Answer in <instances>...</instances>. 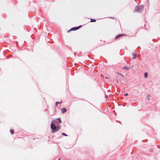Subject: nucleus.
Instances as JSON below:
<instances>
[{
    "label": "nucleus",
    "mask_w": 160,
    "mask_h": 160,
    "mask_svg": "<svg viewBox=\"0 0 160 160\" xmlns=\"http://www.w3.org/2000/svg\"><path fill=\"white\" fill-rule=\"evenodd\" d=\"M143 9L142 6H137L136 7L134 10V12H141Z\"/></svg>",
    "instance_id": "1"
},
{
    "label": "nucleus",
    "mask_w": 160,
    "mask_h": 160,
    "mask_svg": "<svg viewBox=\"0 0 160 160\" xmlns=\"http://www.w3.org/2000/svg\"><path fill=\"white\" fill-rule=\"evenodd\" d=\"M123 69H126L127 70H128L129 69V68L126 67V66H124L123 68Z\"/></svg>",
    "instance_id": "13"
},
{
    "label": "nucleus",
    "mask_w": 160,
    "mask_h": 160,
    "mask_svg": "<svg viewBox=\"0 0 160 160\" xmlns=\"http://www.w3.org/2000/svg\"><path fill=\"white\" fill-rule=\"evenodd\" d=\"M148 74L147 72H145L144 73V76L145 78H146L147 77Z\"/></svg>",
    "instance_id": "11"
},
{
    "label": "nucleus",
    "mask_w": 160,
    "mask_h": 160,
    "mask_svg": "<svg viewBox=\"0 0 160 160\" xmlns=\"http://www.w3.org/2000/svg\"><path fill=\"white\" fill-rule=\"evenodd\" d=\"M61 111L63 113L64 112H66L67 111V110L65 108H63L61 109Z\"/></svg>",
    "instance_id": "6"
},
{
    "label": "nucleus",
    "mask_w": 160,
    "mask_h": 160,
    "mask_svg": "<svg viewBox=\"0 0 160 160\" xmlns=\"http://www.w3.org/2000/svg\"><path fill=\"white\" fill-rule=\"evenodd\" d=\"M62 101L60 102H56L55 103V107H56L57 106L58 104L61 103H62Z\"/></svg>",
    "instance_id": "9"
},
{
    "label": "nucleus",
    "mask_w": 160,
    "mask_h": 160,
    "mask_svg": "<svg viewBox=\"0 0 160 160\" xmlns=\"http://www.w3.org/2000/svg\"><path fill=\"white\" fill-rule=\"evenodd\" d=\"M128 95V93H126V94H125L124 95H125V96H127V95Z\"/></svg>",
    "instance_id": "15"
},
{
    "label": "nucleus",
    "mask_w": 160,
    "mask_h": 160,
    "mask_svg": "<svg viewBox=\"0 0 160 160\" xmlns=\"http://www.w3.org/2000/svg\"><path fill=\"white\" fill-rule=\"evenodd\" d=\"M61 121L60 118H58L54 120L53 122L55 124H58L61 123Z\"/></svg>",
    "instance_id": "2"
},
{
    "label": "nucleus",
    "mask_w": 160,
    "mask_h": 160,
    "mask_svg": "<svg viewBox=\"0 0 160 160\" xmlns=\"http://www.w3.org/2000/svg\"><path fill=\"white\" fill-rule=\"evenodd\" d=\"M112 18L113 19H114L115 18Z\"/></svg>",
    "instance_id": "18"
},
{
    "label": "nucleus",
    "mask_w": 160,
    "mask_h": 160,
    "mask_svg": "<svg viewBox=\"0 0 160 160\" xmlns=\"http://www.w3.org/2000/svg\"><path fill=\"white\" fill-rule=\"evenodd\" d=\"M106 98H108V96H106Z\"/></svg>",
    "instance_id": "17"
},
{
    "label": "nucleus",
    "mask_w": 160,
    "mask_h": 160,
    "mask_svg": "<svg viewBox=\"0 0 160 160\" xmlns=\"http://www.w3.org/2000/svg\"><path fill=\"white\" fill-rule=\"evenodd\" d=\"M56 127L55 126V125L52 123L51 124V128L52 129V131H54L56 130Z\"/></svg>",
    "instance_id": "4"
},
{
    "label": "nucleus",
    "mask_w": 160,
    "mask_h": 160,
    "mask_svg": "<svg viewBox=\"0 0 160 160\" xmlns=\"http://www.w3.org/2000/svg\"><path fill=\"white\" fill-rule=\"evenodd\" d=\"M124 34H119V35H118L115 38V39H117V38L121 37H122V36H124Z\"/></svg>",
    "instance_id": "7"
},
{
    "label": "nucleus",
    "mask_w": 160,
    "mask_h": 160,
    "mask_svg": "<svg viewBox=\"0 0 160 160\" xmlns=\"http://www.w3.org/2000/svg\"><path fill=\"white\" fill-rule=\"evenodd\" d=\"M10 132L11 133V134H14V131L13 130H12V129H11L10 130Z\"/></svg>",
    "instance_id": "12"
},
{
    "label": "nucleus",
    "mask_w": 160,
    "mask_h": 160,
    "mask_svg": "<svg viewBox=\"0 0 160 160\" xmlns=\"http://www.w3.org/2000/svg\"><path fill=\"white\" fill-rule=\"evenodd\" d=\"M60 127L59 126H57L56 127V130H55L52 131V133H54V132H56L58 130L60 129Z\"/></svg>",
    "instance_id": "5"
},
{
    "label": "nucleus",
    "mask_w": 160,
    "mask_h": 160,
    "mask_svg": "<svg viewBox=\"0 0 160 160\" xmlns=\"http://www.w3.org/2000/svg\"><path fill=\"white\" fill-rule=\"evenodd\" d=\"M117 82L118 83V80H117Z\"/></svg>",
    "instance_id": "20"
},
{
    "label": "nucleus",
    "mask_w": 160,
    "mask_h": 160,
    "mask_svg": "<svg viewBox=\"0 0 160 160\" xmlns=\"http://www.w3.org/2000/svg\"><path fill=\"white\" fill-rule=\"evenodd\" d=\"M120 75H122V76H123V75H122L121 74H120Z\"/></svg>",
    "instance_id": "19"
},
{
    "label": "nucleus",
    "mask_w": 160,
    "mask_h": 160,
    "mask_svg": "<svg viewBox=\"0 0 160 160\" xmlns=\"http://www.w3.org/2000/svg\"><path fill=\"white\" fill-rule=\"evenodd\" d=\"M62 135H63V136H67V135L65 133H63V132L62 133Z\"/></svg>",
    "instance_id": "14"
},
{
    "label": "nucleus",
    "mask_w": 160,
    "mask_h": 160,
    "mask_svg": "<svg viewBox=\"0 0 160 160\" xmlns=\"http://www.w3.org/2000/svg\"><path fill=\"white\" fill-rule=\"evenodd\" d=\"M109 78V77H107H107H106V78H107H107Z\"/></svg>",
    "instance_id": "16"
},
{
    "label": "nucleus",
    "mask_w": 160,
    "mask_h": 160,
    "mask_svg": "<svg viewBox=\"0 0 160 160\" xmlns=\"http://www.w3.org/2000/svg\"><path fill=\"white\" fill-rule=\"evenodd\" d=\"M91 20L90 22H96V20L95 19H93L91 18Z\"/></svg>",
    "instance_id": "10"
},
{
    "label": "nucleus",
    "mask_w": 160,
    "mask_h": 160,
    "mask_svg": "<svg viewBox=\"0 0 160 160\" xmlns=\"http://www.w3.org/2000/svg\"><path fill=\"white\" fill-rule=\"evenodd\" d=\"M81 27V26H80L78 27L72 28L71 29L69 30L68 31V32H69V31H75V30H77L78 29H79Z\"/></svg>",
    "instance_id": "3"
},
{
    "label": "nucleus",
    "mask_w": 160,
    "mask_h": 160,
    "mask_svg": "<svg viewBox=\"0 0 160 160\" xmlns=\"http://www.w3.org/2000/svg\"><path fill=\"white\" fill-rule=\"evenodd\" d=\"M58 160H60V159H58Z\"/></svg>",
    "instance_id": "21"
},
{
    "label": "nucleus",
    "mask_w": 160,
    "mask_h": 160,
    "mask_svg": "<svg viewBox=\"0 0 160 160\" xmlns=\"http://www.w3.org/2000/svg\"><path fill=\"white\" fill-rule=\"evenodd\" d=\"M137 54L136 53H133V57L132 58L133 59H135L136 58V56Z\"/></svg>",
    "instance_id": "8"
}]
</instances>
